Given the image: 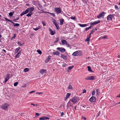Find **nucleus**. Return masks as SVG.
Here are the masks:
<instances>
[{"instance_id":"393cba45","label":"nucleus","mask_w":120,"mask_h":120,"mask_svg":"<svg viewBox=\"0 0 120 120\" xmlns=\"http://www.w3.org/2000/svg\"><path fill=\"white\" fill-rule=\"evenodd\" d=\"M79 25L81 27H86L87 26V25L85 24H79Z\"/></svg>"},{"instance_id":"1a4fd4ad","label":"nucleus","mask_w":120,"mask_h":120,"mask_svg":"<svg viewBox=\"0 0 120 120\" xmlns=\"http://www.w3.org/2000/svg\"><path fill=\"white\" fill-rule=\"evenodd\" d=\"M29 12V10L27 8L25 11L22 12L20 15L21 16H22L26 14L27 13H28Z\"/></svg>"},{"instance_id":"338daca9","label":"nucleus","mask_w":120,"mask_h":120,"mask_svg":"<svg viewBox=\"0 0 120 120\" xmlns=\"http://www.w3.org/2000/svg\"><path fill=\"white\" fill-rule=\"evenodd\" d=\"M89 28H88V27H86V28L85 29V30H86V31H87V30H89Z\"/></svg>"},{"instance_id":"49530a36","label":"nucleus","mask_w":120,"mask_h":120,"mask_svg":"<svg viewBox=\"0 0 120 120\" xmlns=\"http://www.w3.org/2000/svg\"><path fill=\"white\" fill-rule=\"evenodd\" d=\"M19 19V18H17L16 19H14L13 20V21H14L15 22H17L16 21V20H18Z\"/></svg>"},{"instance_id":"f704fd0d","label":"nucleus","mask_w":120,"mask_h":120,"mask_svg":"<svg viewBox=\"0 0 120 120\" xmlns=\"http://www.w3.org/2000/svg\"><path fill=\"white\" fill-rule=\"evenodd\" d=\"M17 44L20 46H22L23 44H22L19 41H18L17 43Z\"/></svg>"},{"instance_id":"09e8293b","label":"nucleus","mask_w":120,"mask_h":120,"mask_svg":"<svg viewBox=\"0 0 120 120\" xmlns=\"http://www.w3.org/2000/svg\"><path fill=\"white\" fill-rule=\"evenodd\" d=\"M71 19H73V20H75L76 19V18L75 16L73 17H71Z\"/></svg>"},{"instance_id":"e2e57ef3","label":"nucleus","mask_w":120,"mask_h":120,"mask_svg":"<svg viewBox=\"0 0 120 120\" xmlns=\"http://www.w3.org/2000/svg\"><path fill=\"white\" fill-rule=\"evenodd\" d=\"M35 92V91H30V92H29L30 93H33L34 92Z\"/></svg>"},{"instance_id":"4be33fe9","label":"nucleus","mask_w":120,"mask_h":120,"mask_svg":"<svg viewBox=\"0 0 120 120\" xmlns=\"http://www.w3.org/2000/svg\"><path fill=\"white\" fill-rule=\"evenodd\" d=\"M62 42L63 45H65L67 44V42L64 39H62L61 41Z\"/></svg>"},{"instance_id":"6e6552de","label":"nucleus","mask_w":120,"mask_h":120,"mask_svg":"<svg viewBox=\"0 0 120 120\" xmlns=\"http://www.w3.org/2000/svg\"><path fill=\"white\" fill-rule=\"evenodd\" d=\"M56 49L62 53H64V52H65L66 51L65 49L62 47H58Z\"/></svg>"},{"instance_id":"c756f323","label":"nucleus","mask_w":120,"mask_h":120,"mask_svg":"<svg viewBox=\"0 0 120 120\" xmlns=\"http://www.w3.org/2000/svg\"><path fill=\"white\" fill-rule=\"evenodd\" d=\"M14 12L13 11V12H11L9 13V16L11 17L13 15Z\"/></svg>"},{"instance_id":"4d7b16f0","label":"nucleus","mask_w":120,"mask_h":120,"mask_svg":"<svg viewBox=\"0 0 120 120\" xmlns=\"http://www.w3.org/2000/svg\"><path fill=\"white\" fill-rule=\"evenodd\" d=\"M107 36H105L102 37V38L105 39L107 38Z\"/></svg>"},{"instance_id":"20e7f679","label":"nucleus","mask_w":120,"mask_h":120,"mask_svg":"<svg viewBox=\"0 0 120 120\" xmlns=\"http://www.w3.org/2000/svg\"><path fill=\"white\" fill-rule=\"evenodd\" d=\"M74 104H75L79 101L78 98L77 97H74L72 98V99L70 100Z\"/></svg>"},{"instance_id":"dca6fc26","label":"nucleus","mask_w":120,"mask_h":120,"mask_svg":"<svg viewBox=\"0 0 120 120\" xmlns=\"http://www.w3.org/2000/svg\"><path fill=\"white\" fill-rule=\"evenodd\" d=\"M52 54L54 55H56L57 56H59L60 54V52L58 51H56L54 52H53L52 53Z\"/></svg>"},{"instance_id":"ea45409f","label":"nucleus","mask_w":120,"mask_h":120,"mask_svg":"<svg viewBox=\"0 0 120 120\" xmlns=\"http://www.w3.org/2000/svg\"><path fill=\"white\" fill-rule=\"evenodd\" d=\"M59 40V38L57 37L56 38V40L54 41V42L56 43Z\"/></svg>"},{"instance_id":"a19ab883","label":"nucleus","mask_w":120,"mask_h":120,"mask_svg":"<svg viewBox=\"0 0 120 120\" xmlns=\"http://www.w3.org/2000/svg\"><path fill=\"white\" fill-rule=\"evenodd\" d=\"M40 115V114L39 113H36L35 114V116L36 117H37L38 116Z\"/></svg>"},{"instance_id":"6e6d98bb","label":"nucleus","mask_w":120,"mask_h":120,"mask_svg":"<svg viewBox=\"0 0 120 120\" xmlns=\"http://www.w3.org/2000/svg\"><path fill=\"white\" fill-rule=\"evenodd\" d=\"M39 29V27H37L35 28H34V30L35 31H37Z\"/></svg>"},{"instance_id":"c03bdc74","label":"nucleus","mask_w":120,"mask_h":120,"mask_svg":"<svg viewBox=\"0 0 120 120\" xmlns=\"http://www.w3.org/2000/svg\"><path fill=\"white\" fill-rule=\"evenodd\" d=\"M19 83L18 82H15L14 84V86H17Z\"/></svg>"},{"instance_id":"5fc2aeb1","label":"nucleus","mask_w":120,"mask_h":120,"mask_svg":"<svg viewBox=\"0 0 120 120\" xmlns=\"http://www.w3.org/2000/svg\"><path fill=\"white\" fill-rule=\"evenodd\" d=\"M86 90H85V89H84L82 90V93L83 94H84V93H86Z\"/></svg>"},{"instance_id":"cd10ccee","label":"nucleus","mask_w":120,"mask_h":120,"mask_svg":"<svg viewBox=\"0 0 120 120\" xmlns=\"http://www.w3.org/2000/svg\"><path fill=\"white\" fill-rule=\"evenodd\" d=\"M71 84L69 83V86H68V89H71L73 88V87L72 86V85H71Z\"/></svg>"},{"instance_id":"f257e3e1","label":"nucleus","mask_w":120,"mask_h":120,"mask_svg":"<svg viewBox=\"0 0 120 120\" xmlns=\"http://www.w3.org/2000/svg\"><path fill=\"white\" fill-rule=\"evenodd\" d=\"M82 55V53L81 51L79 50L75 51L73 52L72 54V55L75 56H81Z\"/></svg>"},{"instance_id":"f3484780","label":"nucleus","mask_w":120,"mask_h":120,"mask_svg":"<svg viewBox=\"0 0 120 120\" xmlns=\"http://www.w3.org/2000/svg\"><path fill=\"white\" fill-rule=\"evenodd\" d=\"M51 56L49 55L48 57L45 60V63H48L49 61L50 60V59H51Z\"/></svg>"},{"instance_id":"423d86ee","label":"nucleus","mask_w":120,"mask_h":120,"mask_svg":"<svg viewBox=\"0 0 120 120\" xmlns=\"http://www.w3.org/2000/svg\"><path fill=\"white\" fill-rule=\"evenodd\" d=\"M106 13L104 12H101L99 14V15L97 16V17L98 19H100L101 17H104Z\"/></svg>"},{"instance_id":"9d476101","label":"nucleus","mask_w":120,"mask_h":120,"mask_svg":"<svg viewBox=\"0 0 120 120\" xmlns=\"http://www.w3.org/2000/svg\"><path fill=\"white\" fill-rule=\"evenodd\" d=\"M89 100L91 102H95L96 101V97H95L92 96L90 98Z\"/></svg>"},{"instance_id":"f03ea898","label":"nucleus","mask_w":120,"mask_h":120,"mask_svg":"<svg viewBox=\"0 0 120 120\" xmlns=\"http://www.w3.org/2000/svg\"><path fill=\"white\" fill-rule=\"evenodd\" d=\"M9 105L7 103H4L1 106V107L4 110H7Z\"/></svg>"},{"instance_id":"9b49d317","label":"nucleus","mask_w":120,"mask_h":120,"mask_svg":"<svg viewBox=\"0 0 120 120\" xmlns=\"http://www.w3.org/2000/svg\"><path fill=\"white\" fill-rule=\"evenodd\" d=\"M10 75V74H7L6 75V77L5 79V80L4 81V82L5 83H6V82L8 81L9 79L10 78V77L9 76Z\"/></svg>"},{"instance_id":"412c9836","label":"nucleus","mask_w":120,"mask_h":120,"mask_svg":"<svg viewBox=\"0 0 120 120\" xmlns=\"http://www.w3.org/2000/svg\"><path fill=\"white\" fill-rule=\"evenodd\" d=\"M33 14V12L31 11H30L28 14H27L26 15L28 16V17H29L31 16Z\"/></svg>"},{"instance_id":"69168bd1","label":"nucleus","mask_w":120,"mask_h":120,"mask_svg":"<svg viewBox=\"0 0 120 120\" xmlns=\"http://www.w3.org/2000/svg\"><path fill=\"white\" fill-rule=\"evenodd\" d=\"M89 78H90L89 77L85 78V79L90 80Z\"/></svg>"},{"instance_id":"39448f33","label":"nucleus","mask_w":120,"mask_h":120,"mask_svg":"<svg viewBox=\"0 0 120 120\" xmlns=\"http://www.w3.org/2000/svg\"><path fill=\"white\" fill-rule=\"evenodd\" d=\"M114 14H110L108 15L107 17V19L108 21L112 20V19L115 16Z\"/></svg>"},{"instance_id":"052dcab7","label":"nucleus","mask_w":120,"mask_h":120,"mask_svg":"<svg viewBox=\"0 0 120 120\" xmlns=\"http://www.w3.org/2000/svg\"><path fill=\"white\" fill-rule=\"evenodd\" d=\"M3 51L4 52V53L5 54L6 53V51L5 50L3 49L2 50V51Z\"/></svg>"},{"instance_id":"bb28decb","label":"nucleus","mask_w":120,"mask_h":120,"mask_svg":"<svg viewBox=\"0 0 120 120\" xmlns=\"http://www.w3.org/2000/svg\"><path fill=\"white\" fill-rule=\"evenodd\" d=\"M89 78L90 80H94L95 79V77L93 76H89Z\"/></svg>"},{"instance_id":"0e129e2a","label":"nucleus","mask_w":120,"mask_h":120,"mask_svg":"<svg viewBox=\"0 0 120 120\" xmlns=\"http://www.w3.org/2000/svg\"><path fill=\"white\" fill-rule=\"evenodd\" d=\"M66 45L67 46V47H70V45L69 44H68V43H67V44H66Z\"/></svg>"},{"instance_id":"de8ad7c7","label":"nucleus","mask_w":120,"mask_h":120,"mask_svg":"<svg viewBox=\"0 0 120 120\" xmlns=\"http://www.w3.org/2000/svg\"><path fill=\"white\" fill-rule=\"evenodd\" d=\"M67 65V64H66V63H64L62 65V66L63 67H65Z\"/></svg>"},{"instance_id":"ddd939ff","label":"nucleus","mask_w":120,"mask_h":120,"mask_svg":"<svg viewBox=\"0 0 120 120\" xmlns=\"http://www.w3.org/2000/svg\"><path fill=\"white\" fill-rule=\"evenodd\" d=\"M49 118L46 116H43L39 118V120H49Z\"/></svg>"},{"instance_id":"0eeeda50","label":"nucleus","mask_w":120,"mask_h":120,"mask_svg":"<svg viewBox=\"0 0 120 120\" xmlns=\"http://www.w3.org/2000/svg\"><path fill=\"white\" fill-rule=\"evenodd\" d=\"M54 10L57 14L60 13L62 11L61 9L60 8H55Z\"/></svg>"},{"instance_id":"13d9d810","label":"nucleus","mask_w":120,"mask_h":120,"mask_svg":"<svg viewBox=\"0 0 120 120\" xmlns=\"http://www.w3.org/2000/svg\"><path fill=\"white\" fill-rule=\"evenodd\" d=\"M81 118L84 119V120H86V118L84 117L83 116H82L81 117Z\"/></svg>"},{"instance_id":"72a5a7b5","label":"nucleus","mask_w":120,"mask_h":120,"mask_svg":"<svg viewBox=\"0 0 120 120\" xmlns=\"http://www.w3.org/2000/svg\"><path fill=\"white\" fill-rule=\"evenodd\" d=\"M70 100L67 103V108H69V106L71 105V104L70 103Z\"/></svg>"},{"instance_id":"f8f14e48","label":"nucleus","mask_w":120,"mask_h":120,"mask_svg":"<svg viewBox=\"0 0 120 120\" xmlns=\"http://www.w3.org/2000/svg\"><path fill=\"white\" fill-rule=\"evenodd\" d=\"M100 22V21L99 20H98L96 21H95L93 22H91L90 24V25L91 26H94V25H95L97 24H98Z\"/></svg>"},{"instance_id":"3c124183","label":"nucleus","mask_w":120,"mask_h":120,"mask_svg":"<svg viewBox=\"0 0 120 120\" xmlns=\"http://www.w3.org/2000/svg\"><path fill=\"white\" fill-rule=\"evenodd\" d=\"M73 66H71L69 67H68V69L69 70H71L72 69V68H73Z\"/></svg>"},{"instance_id":"aec40b11","label":"nucleus","mask_w":120,"mask_h":120,"mask_svg":"<svg viewBox=\"0 0 120 120\" xmlns=\"http://www.w3.org/2000/svg\"><path fill=\"white\" fill-rule=\"evenodd\" d=\"M71 94L68 93H67V94L66 96V97L65 99V100H66L71 95Z\"/></svg>"},{"instance_id":"a18cd8bd","label":"nucleus","mask_w":120,"mask_h":120,"mask_svg":"<svg viewBox=\"0 0 120 120\" xmlns=\"http://www.w3.org/2000/svg\"><path fill=\"white\" fill-rule=\"evenodd\" d=\"M42 23L43 25V26H46V23L45 21H42Z\"/></svg>"},{"instance_id":"a211bd4d","label":"nucleus","mask_w":120,"mask_h":120,"mask_svg":"<svg viewBox=\"0 0 120 120\" xmlns=\"http://www.w3.org/2000/svg\"><path fill=\"white\" fill-rule=\"evenodd\" d=\"M21 48L20 47H18V48L16 49L15 50V54H16L19 51Z\"/></svg>"},{"instance_id":"6ab92c4d","label":"nucleus","mask_w":120,"mask_h":120,"mask_svg":"<svg viewBox=\"0 0 120 120\" xmlns=\"http://www.w3.org/2000/svg\"><path fill=\"white\" fill-rule=\"evenodd\" d=\"M60 22V25H62L63 24V22L64 21V20L63 19H59Z\"/></svg>"},{"instance_id":"2eb2a0df","label":"nucleus","mask_w":120,"mask_h":120,"mask_svg":"<svg viewBox=\"0 0 120 120\" xmlns=\"http://www.w3.org/2000/svg\"><path fill=\"white\" fill-rule=\"evenodd\" d=\"M49 30L50 32V34L52 35H53L55 33V31H52L50 28L49 29Z\"/></svg>"},{"instance_id":"7ed1b4c3","label":"nucleus","mask_w":120,"mask_h":120,"mask_svg":"<svg viewBox=\"0 0 120 120\" xmlns=\"http://www.w3.org/2000/svg\"><path fill=\"white\" fill-rule=\"evenodd\" d=\"M4 18L6 21L9 22L13 23V24L14 25V26L19 27V26L20 24H19L18 23H14L13 22H12L11 20L9 19H8L4 17Z\"/></svg>"},{"instance_id":"c85d7f7f","label":"nucleus","mask_w":120,"mask_h":120,"mask_svg":"<svg viewBox=\"0 0 120 120\" xmlns=\"http://www.w3.org/2000/svg\"><path fill=\"white\" fill-rule=\"evenodd\" d=\"M29 10V11L30 10V11L32 12L34 10V7H31L30 8H27Z\"/></svg>"},{"instance_id":"680f3d73","label":"nucleus","mask_w":120,"mask_h":120,"mask_svg":"<svg viewBox=\"0 0 120 120\" xmlns=\"http://www.w3.org/2000/svg\"><path fill=\"white\" fill-rule=\"evenodd\" d=\"M95 31L93 29L92 30H91V33H92V34L93 33H94V32H95Z\"/></svg>"},{"instance_id":"37998d69","label":"nucleus","mask_w":120,"mask_h":120,"mask_svg":"<svg viewBox=\"0 0 120 120\" xmlns=\"http://www.w3.org/2000/svg\"><path fill=\"white\" fill-rule=\"evenodd\" d=\"M95 90H93L92 92V96L95 95Z\"/></svg>"},{"instance_id":"bf43d9fd","label":"nucleus","mask_w":120,"mask_h":120,"mask_svg":"<svg viewBox=\"0 0 120 120\" xmlns=\"http://www.w3.org/2000/svg\"><path fill=\"white\" fill-rule=\"evenodd\" d=\"M61 113V116H63L64 115V113L63 112H60Z\"/></svg>"},{"instance_id":"864d4df0","label":"nucleus","mask_w":120,"mask_h":120,"mask_svg":"<svg viewBox=\"0 0 120 120\" xmlns=\"http://www.w3.org/2000/svg\"><path fill=\"white\" fill-rule=\"evenodd\" d=\"M101 114V113H100V111L99 113L96 116L97 117H98V116L100 115Z\"/></svg>"},{"instance_id":"79ce46f5","label":"nucleus","mask_w":120,"mask_h":120,"mask_svg":"<svg viewBox=\"0 0 120 120\" xmlns=\"http://www.w3.org/2000/svg\"><path fill=\"white\" fill-rule=\"evenodd\" d=\"M115 8L116 10H119V8L118 7V6L117 5L115 6Z\"/></svg>"},{"instance_id":"774afa93","label":"nucleus","mask_w":120,"mask_h":120,"mask_svg":"<svg viewBox=\"0 0 120 120\" xmlns=\"http://www.w3.org/2000/svg\"><path fill=\"white\" fill-rule=\"evenodd\" d=\"M92 34V33L91 32L89 34V37H90Z\"/></svg>"},{"instance_id":"c9c22d12","label":"nucleus","mask_w":120,"mask_h":120,"mask_svg":"<svg viewBox=\"0 0 120 120\" xmlns=\"http://www.w3.org/2000/svg\"><path fill=\"white\" fill-rule=\"evenodd\" d=\"M47 13H48L50 14H51L53 17H55V14L53 13H51L50 12H46Z\"/></svg>"},{"instance_id":"7c9ffc66","label":"nucleus","mask_w":120,"mask_h":120,"mask_svg":"<svg viewBox=\"0 0 120 120\" xmlns=\"http://www.w3.org/2000/svg\"><path fill=\"white\" fill-rule=\"evenodd\" d=\"M87 67L88 68V70L89 71L91 72H93V71H92V70H91V68H90V66H88Z\"/></svg>"},{"instance_id":"603ef678","label":"nucleus","mask_w":120,"mask_h":120,"mask_svg":"<svg viewBox=\"0 0 120 120\" xmlns=\"http://www.w3.org/2000/svg\"><path fill=\"white\" fill-rule=\"evenodd\" d=\"M54 21H53V23L55 25L57 24V22H56L55 20L54 19Z\"/></svg>"},{"instance_id":"e433bc0d","label":"nucleus","mask_w":120,"mask_h":120,"mask_svg":"<svg viewBox=\"0 0 120 120\" xmlns=\"http://www.w3.org/2000/svg\"><path fill=\"white\" fill-rule=\"evenodd\" d=\"M16 36V34H14V36L12 37L11 38V39L12 40L13 39L15 38Z\"/></svg>"},{"instance_id":"8fccbe9b","label":"nucleus","mask_w":120,"mask_h":120,"mask_svg":"<svg viewBox=\"0 0 120 120\" xmlns=\"http://www.w3.org/2000/svg\"><path fill=\"white\" fill-rule=\"evenodd\" d=\"M38 5L39 6V8H40L41 9L42 8V5L41 4H38Z\"/></svg>"},{"instance_id":"4468645a","label":"nucleus","mask_w":120,"mask_h":120,"mask_svg":"<svg viewBox=\"0 0 120 120\" xmlns=\"http://www.w3.org/2000/svg\"><path fill=\"white\" fill-rule=\"evenodd\" d=\"M61 57L65 60H67V58L66 55H65L64 54H61Z\"/></svg>"},{"instance_id":"a878e982","label":"nucleus","mask_w":120,"mask_h":120,"mask_svg":"<svg viewBox=\"0 0 120 120\" xmlns=\"http://www.w3.org/2000/svg\"><path fill=\"white\" fill-rule=\"evenodd\" d=\"M21 54V52L20 51L16 55V56H15V57L16 58L19 57L20 55Z\"/></svg>"},{"instance_id":"58836bf2","label":"nucleus","mask_w":120,"mask_h":120,"mask_svg":"<svg viewBox=\"0 0 120 120\" xmlns=\"http://www.w3.org/2000/svg\"><path fill=\"white\" fill-rule=\"evenodd\" d=\"M90 37H89L87 38V39L85 41H87L89 43L90 41Z\"/></svg>"},{"instance_id":"5701e85b","label":"nucleus","mask_w":120,"mask_h":120,"mask_svg":"<svg viewBox=\"0 0 120 120\" xmlns=\"http://www.w3.org/2000/svg\"><path fill=\"white\" fill-rule=\"evenodd\" d=\"M46 70L42 69L40 71V72L41 74H43L44 73H46Z\"/></svg>"},{"instance_id":"2f4dec72","label":"nucleus","mask_w":120,"mask_h":120,"mask_svg":"<svg viewBox=\"0 0 120 120\" xmlns=\"http://www.w3.org/2000/svg\"><path fill=\"white\" fill-rule=\"evenodd\" d=\"M55 26L56 28V29L58 30H59L60 29V28L59 27V25L58 24H57L55 25Z\"/></svg>"},{"instance_id":"b1692460","label":"nucleus","mask_w":120,"mask_h":120,"mask_svg":"<svg viewBox=\"0 0 120 120\" xmlns=\"http://www.w3.org/2000/svg\"><path fill=\"white\" fill-rule=\"evenodd\" d=\"M100 94V90L99 89H97L96 90V96H98Z\"/></svg>"},{"instance_id":"473e14b6","label":"nucleus","mask_w":120,"mask_h":120,"mask_svg":"<svg viewBox=\"0 0 120 120\" xmlns=\"http://www.w3.org/2000/svg\"><path fill=\"white\" fill-rule=\"evenodd\" d=\"M29 71V69L28 68H26L24 69V71L25 72H28Z\"/></svg>"},{"instance_id":"4c0bfd02","label":"nucleus","mask_w":120,"mask_h":120,"mask_svg":"<svg viewBox=\"0 0 120 120\" xmlns=\"http://www.w3.org/2000/svg\"><path fill=\"white\" fill-rule=\"evenodd\" d=\"M37 52L40 55L42 53V52L40 50H37Z\"/></svg>"}]
</instances>
